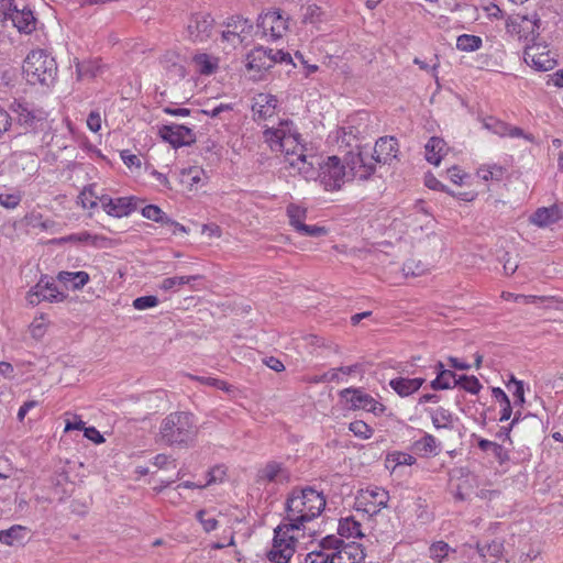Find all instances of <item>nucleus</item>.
Here are the masks:
<instances>
[{
  "mask_svg": "<svg viewBox=\"0 0 563 563\" xmlns=\"http://www.w3.org/2000/svg\"><path fill=\"white\" fill-rule=\"evenodd\" d=\"M263 136L273 152L284 153L285 168L291 176H300L307 181L319 180L327 191L340 190L353 179L367 180L375 173L374 164L364 157V152L358 147L343 158L333 155L321 162L318 155L309 153L289 120L280 121L277 128L266 129Z\"/></svg>",
  "mask_w": 563,
  "mask_h": 563,
  "instance_id": "nucleus-1",
  "label": "nucleus"
},
{
  "mask_svg": "<svg viewBox=\"0 0 563 563\" xmlns=\"http://www.w3.org/2000/svg\"><path fill=\"white\" fill-rule=\"evenodd\" d=\"M325 507L322 493L311 487L295 488L286 500V517L283 525L298 531L321 515Z\"/></svg>",
  "mask_w": 563,
  "mask_h": 563,
  "instance_id": "nucleus-2",
  "label": "nucleus"
},
{
  "mask_svg": "<svg viewBox=\"0 0 563 563\" xmlns=\"http://www.w3.org/2000/svg\"><path fill=\"white\" fill-rule=\"evenodd\" d=\"M198 433L199 427L192 413L175 411L162 420L158 441L168 446L191 448L197 441Z\"/></svg>",
  "mask_w": 563,
  "mask_h": 563,
  "instance_id": "nucleus-3",
  "label": "nucleus"
},
{
  "mask_svg": "<svg viewBox=\"0 0 563 563\" xmlns=\"http://www.w3.org/2000/svg\"><path fill=\"white\" fill-rule=\"evenodd\" d=\"M56 73L55 59L43 49L30 52L24 59L23 75L31 85L49 86L54 82Z\"/></svg>",
  "mask_w": 563,
  "mask_h": 563,
  "instance_id": "nucleus-4",
  "label": "nucleus"
},
{
  "mask_svg": "<svg viewBox=\"0 0 563 563\" xmlns=\"http://www.w3.org/2000/svg\"><path fill=\"white\" fill-rule=\"evenodd\" d=\"M295 530L280 523L275 529L272 549L267 552V559L273 563H288L295 553L297 537L291 534Z\"/></svg>",
  "mask_w": 563,
  "mask_h": 563,
  "instance_id": "nucleus-5",
  "label": "nucleus"
},
{
  "mask_svg": "<svg viewBox=\"0 0 563 563\" xmlns=\"http://www.w3.org/2000/svg\"><path fill=\"white\" fill-rule=\"evenodd\" d=\"M540 23L541 21L537 14L531 16L516 14L508 18L506 30L508 33L518 35L519 38L533 44L539 37Z\"/></svg>",
  "mask_w": 563,
  "mask_h": 563,
  "instance_id": "nucleus-6",
  "label": "nucleus"
},
{
  "mask_svg": "<svg viewBox=\"0 0 563 563\" xmlns=\"http://www.w3.org/2000/svg\"><path fill=\"white\" fill-rule=\"evenodd\" d=\"M389 493L378 486H369L360 489L356 495V505L358 510H363L368 515H376L383 508L387 507Z\"/></svg>",
  "mask_w": 563,
  "mask_h": 563,
  "instance_id": "nucleus-7",
  "label": "nucleus"
},
{
  "mask_svg": "<svg viewBox=\"0 0 563 563\" xmlns=\"http://www.w3.org/2000/svg\"><path fill=\"white\" fill-rule=\"evenodd\" d=\"M14 120L25 132L35 130L46 119V113L41 109H34L26 102L14 100L10 106Z\"/></svg>",
  "mask_w": 563,
  "mask_h": 563,
  "instance_id": "nucleus-8",
  "label": "nucleus"
},
{
  "mask_svg": "<svg viewBox=\"0 0 563 563\" xmlns=\"http://www.w3.org/2000/svg\"><path fill=\"white\" fill-rule=\"evenodd\" d=\"M257 26L265 36L278 40L288 30V18H285L279 10H271L260 15Z\"/></svg>",
  "mask_w": 563,
  "mask_h": 563,
  "instance_id": "nucleus-9",
  "label": "nucleus"
},
{
  "mask_svg": "<svg viewBox=\"0 0 563 563\" xmlns=\"http://www.w3.org/2000/svg\"><path fill=\"white\" fill-rule=\"evenodd\" d=\"M158 134L175 148L196 142L194 131L181 124H164L159 128Z\"/></svg>",
  "mask_w": 563,
  "mask_h": 563,
  "instance_id": "nucleus-10",
  "label": "nucleus"
},
{
  "mask_svg": "<svg viewBox=\"0 0 563 563\" xmlns=\"http://www.w3.org/2000/svg\"><path fill=\"white\" fill-rule=\"evenodd\" d=\"M26 299L31 305H38L43 300L58 302L65 299V295L58 291L53 282H49L47 278H41L40 282L30 289Z\"/></svg>",
  "mask_w": 563,
  "mask_h": 563,
  "instance_id": "nucleus-11",
  "label": "nucleus"
},
{
  "mask_svg": "<svg viewBox=\"0 0 563 563\" xmlns=\"http://www.w3.org/2000/svg\"><path fill=\"white\" fill-rule=\"evenodd\" d=\"M342 398H346L351 402V408L363 409L374 415L384 412L385 406L374 399L371 395L363 393L356 388H345L340 393Z\"/></svg>",
  "mask_w": 563,
  "mask_h": 563,
  "instance_id": "nucleus-12",
  "label": "nucleus"
},
{
  "mask_svg": "<svg viewBox=\"0 0 563 563\" xmlns=\"http://www.w3.org/2000/svg\"><path fill=\"white\" fill-rule=\"evenodd\" d=\"M398 142L393 136L380 137L376 141L372 155L364 153V157L374 164H387L397 157Z\"/></svg>",
  "mask_w": 563,
  "mask_h": 563,
  "instance_id": "nucleus-13",
  "label": "nucleus"
},
{
  "mask_svg": "<svg viewBox=\"0 0 563 563\" xmlns=\"http://www.w3.org/2000/svg\"><path fill=\"white\" fill-rule=\"evenodd\" d=\"M213 19L209 13H196L191 16L187 31L194 42H205L212 33Z\"/></svg>",
  "mask_w": 563,
  "mask_h": 563,
  "instance_id": "nucleus-14",
  "label": "nucleus"
},
{
  "mask_svg": "<svg viewBox=\"0 0 563 563\" xmlns=\"http://www.w3.org/2000/svg\"><path fill=\"white\" fill-rule=\"evenodd\" d=\"M100 203L106 213L114 218L126 217L136 209L133 197L112 199L102 195L100 196Z\"/></svg>",
  "mask_w": 563,
  "mask_h": 563,
  "instance_id": "nucleus-15",
  "label": "nucleus"
},
{
  "mask_svg": "<svg viewBox=\"0 0 563 563\" xmlns=\"http://www.w3.org/2000/svg\"><path fill=\"white\" fill-rule=\"evenodd\" d=\"M274 66V59L271 58V48L263 46L252 49L246 55L245 67L249 71H254V77L261 78L262 74Z\"/></svg>",
  "mask_w": 563,
  "mask_h": 563,
  "instance_id": "nucleus-16",
  "label": "nucleus"
},
{
  "mask_svg": "<svg viewBox=\"0 0 563 563\" xmlns=\"http://www.w3.org/2000/svg\"><path fill=\"white\" fill-rule=\"evenodd\" d=\"M257 481L261 483L286 484L290 481V473L283 463L268 461L258 470Z\"/></svg>",
  "mask_w": 563,
  "mask_h": 563,
  "instance_id": "nucleus-17",
  "label": "nucleus"
},
{
  "mask_svg": "<svg viewBox=\"0 0 563 563\" xmlns=\"http://www.w3.org/2000/svg\"><path fill=\"white\" fill-rule=\"evenodd\" d=\"M544 46L540 44H527L525 47V60L540 71H547L552 69L556 62L554 58L550 56V53L547 52L544 55H539L540 49H544Z\"/></svg>",
  "mask_w": 563,
  "mask_h": 563,
  "instance_id": "nucleus-18",
  "label": "nucleus"
},
{
  "mask_svg": "<svg viewBox=\"0 0 563 563\" xmlns=\"http://www.w3.org/2000/svg\"><path fill=\"white\" fill-rule=\"evenodd\" d=\"M364 553L355 542L341 547L338 551L330 552L329 563H362Z\"/></svg>",
  "mask_w": 563,
  "mask_h": 563,
  "instance_id": "nucleus-19",
  "label": "nucleus"
},
{
  "mask_svg": "<svg viewBox=\"0 0 563 563\" xmlns=\"http://www.w3.org/2000/svg\"><path fill=\"white\" fill-rule=\"evenodd\" d=\"M11 21L12 25L25 34H30L35 30L36 19L30 9H18L13 5L8 21Z\"/></svg>",
  "mask_w": 563,
  "mask_h": 563,
  "instance_id": "nucleus-20",
  "label": "nucleus"
},
{
  "mask_svg": "<svg viewBox=\"0 0 563 563\" xmlns=\"http://www.w3.org/2000/svg\"><path fill=\"white\" fill-rule=\"evenodd\" d=\"M562 218L556 206L538 208L530 217V222L539 228L549 227Z\"/></svg>",
  "mask_w": 563,
  "mask_h": 563,
  "instance_id": "nucleus-21",
  "label": "nucleus"
},
{
  "mask_svg": "<svg viewBox=\"0 0 563 563\" xmlns=\"http://www.w3.org/2000/svg\"><path fill=\"white\" fill-rule=\"evenodd\" d=\"M277 98L269 93H260L252 107L254 115L257 119L265 120L274 114V110L277 107Z\"/></svg>",
  "mask_w": 563,
  "mask_h": 563,
  "instance_id": "nucleus-22",
  "label": "nucleus"
},
{
  "mask_svg": "<svg viewBox=\"0 0 563 563\" xmlns=\"http://www.w3.org/2000/svg\"><path fill=\"white\" fill-rule=\"evenodd\" d=\"M424 378L396 377L389 382V386L400 396L408 397L419 390L423 385Z\"/></svg>",
  "mask_w": 563,
  "mask_h": 563,
  "instance_id": "nucleus-23",
  "label": "nucleus"
},
{
  "mask_svg": "<svg viewBox=\"0 0 563 563\" xmlns=\"http://www.w3.org/2000/svg\"><path fill=\"white\" fill-rule=\"evenodd\" d=\"M437 369L439 371L435 379L431 382V387L434 390H441V389H450L457 385L456 375L454 372L450 369H445L442 362H439L437 364Z\"/></svg>",
  "mask_w": 563,
  "mask_h": 563,
  "instance_id": "nucleus-24",
  "label": "nucleus"
},
{
  "mask_svg": "<svg viewBox=\"0 0 563 563\" xmlns=\"http://www.w3.org/2000/svg\"><path fill=\"white\" fill-rule=\"evenodd\" d=\"M446 144L440 137H431L426 144V158L429 163L438 166L445 154Z\"/></svg>",
  "mask_w": 563,
  "mask_h": 563,
  "instance_id": "nucleus-25",
  "label": "nucleus"
},
{
  "mask_svg": "<svg viewBox=\"0 0 563 563\" xmlns=\"http://www.w3.org/2000/svg\"><path fill=\"white\" fill-rule=\"evenodd\" d=\"M412 450L422 456L437 455L439 453V444L432 434L424 433L421 439L413 442Z\"/></svg>",
  "mask_w": 563,
  "mask_h": 563,
  "instance_id": "nucleus-26",
  "label": "nucleus"
},
{
  "mask_svg": "<svg viewBox=\"0 0 563 563\" xmlns=\"http://www.w3.org/2000/svg\"><path fill=\"white\" fill-rule=\"evenodd\" d=\"M478 554L485 560L487 563H495L497 559H499L504 551V544L501 541L493 540L489 543L479 544L477 543Z\"/></svg>",
  "mask_w": 563,
  "mask_h": 563,
  "instance_id": "nucleus-27",
  "label": "nucleus"
},
{
  "mask_svg": "<svg viewBox=\"0 0 563 563\" xmlns=\"http://www.w3.org/2000/svg\"><path fill=\"white\" fill-rule=\"evenodd\" d=\"M103 65L100 59L78 62L76 73L79 79L93 78L102 71Z\"/></svg>",
  "mask_w": 563,
  "mask_h": 563,
  "instance_id": "nucleus-28",
  "label": "nucleus"
},
{
  "mask_svg": "<svg viewBox=\"0 0 563 563\" xmlns=\"http://www.w3.org/2000/svg\"><path fill=\"white\" fill-rule=\"evenodd\" d=\"M58 280L64 284H71L74 289L82 288L89 282V274L86 272H60Z\"/></svg>",
  "mask_w": 563,
  "mask_h": 563,
  "instance_id": "nucleus-29",
  "label": "nucleus"
},
{
  "mask_svg": "<svg viewBox=\"0 0 563 563\" xmlns=\"http://www.w3.org/2000/svg\"><path fill=\"white\" fill-rule=\"evenodd\" d=\"M228 31L233 32L235 35H244L245 38L251 34L253 24L250 20L235 15L227 22Z\"/></svg>",
  "mask_w": 563,
  "mask_h": 563,
  "instance_id": "nucleus-30",
  "label": "nucleus"
},
{
  "mask_svg": "<svg viewBox=\"0 0 563 563\" xmlns=\"http://www.w3.org/2000/svg\"><path fill=\"white\" fill-rule=\"evenodd\" d=\"M194 63L197 70L201 75H211L218 68V58L212 57L208 54H198L194 57Z\"/></svg>",
  "mask_w": 563,
  "mask_h": 563,
  "instance_id": "nucleus-31",
  "label": "nucleus"
},
{
  "mask_svg": "<svg viewBox=\"0 0 563 563\" xmlns=\"http://www.w3.org/2000/svg\"><path fill=\"white\" fill-rule=\"evenodd\" d=\"M26 528L22 526H12L7 530L0 531V542L7 545H14L23 540Z\"/></svg>",
  "mask_w": 563,
  "mask_h": 563,
  "instance_id": "nucleus-32",
  "label": "nucleus"
},
{
  "mask_svg": "<svg viewBox=\"0 0 563 563\" xmlns=\"http://www.w3.org/2000/svg\"><path fill=\"white\" fill-rule=\"evenodd\" d=\"M339 534L345 538L362 537L361 525L353 518H344L339 522Z\"/></svg>",
  "mask_w": 563,
  "mask_h": 563,
  "instance_id": "nucleus-33",
  "label": "nucleus"
},
{
  "mask_svg": "<svg viewBox=\"0 0 563 563\" xmlns=\"http://www.w3.org/2000/svg\"><path fill=\"white\" fill-rule=\"evenodd\" d=\"M478 448L482 451L492 452L499 463H504L509 459L507 451L496 442L486 439H481L478 441Z\"/></svg>",
  "mask_w": 563,
  "mask_h": 563,
  "instance_id": "nucleus-34",
  "label": "nucleus"
},
{
  "mask_svg": "<svg viewBox=\"0 0 563 563\" xmlns=\"http://www.w3.org/2000/svg\"><path fill=\"white\" fill-rule=\"evenodd\" d=\"M431 420L437 429L452 428V413L443 407H439L431 411Z\"/></svg>",
  "mask_w": 563,
  "mask_h": 563,
  "instance_id": "nucleus-35",
  "label": "nucleus"
},
{
  "mask_svg": "<svg viewBox=\"0 0 563 563\" xmlns=\"http://www.w3.org/2000/svg\"><path fill=\"white\" fill-rule=\"evenodd\" d=\"M483 41L479 36L462 34L456 40V47L462 52H474L482 47Z\"/></svg>",
  "mask_w": 563,
  "mask_h": 563,
  "instance_id": "nucleus-36",
  "label": "nucleus"
},
{
  "mask_svg": "<svg viewBox=\"0 0 563 563\" xmlns=\"http://www.w3.org/2000/svg\"><path fill=\"white\" fill-rule=\"evenodd\" d=\"M287 216L290 225L298 230L299 227L303 224V220L307 217V209L291 203L287 207Z\"/></svg>",
  "mask_w": 563,
  "mask_h": 563,
  "instance_id": "nucleus-37",
  "label": "nucleus"
},
{
  "mask_svg": "<svg viewBox=\"0 0 563 563\" xmlns=\"http://www.w3.org/2000/svg\"><path fill=\"white\" fill-rule=\"evenodd\" d=\"M95 185H89L82 189L78 199L81 201L84 208L93 209L100 202V196L95 191Z\"/></svg>",
  "mask_w": 563,
  "mask_h": 563,
  "instance_id": "nucleus-38",
  "label": "nucleus"
},
{
  "mask_svg": "<svg viewBox=\"0 0 563 563\" xmlns=\"http://www.w3.org/2000/svg\"><path fill=\"white\" fill-rule=\"evenodd\" d=\"M181 181L187 184L190 189L199 185L202 180L203 170L199 167H190L188 169L183 170L181 173Z\"/></svg>",
  "mask_w": 563,
  "mask_h": 563,
  "instance_id": "nucleus-39",
  "label": "nucleus"
},
{
  "mask_svg": "<svg viewBox=\"0 0 563 563\" xmlns=\"http://www.w3.org/2000/svg\"><path fill=\"white\" fill-rule=\"evenodd\" d=\"M198 276H174L168 277L162 280L159 284V288L162 290L168 291L172 289H175L177 287H181L186 284H188L190 280L197 279Z\"/></svg>",
  "mask_w": 563,
  "mask_h": 563,
  "instance_id": "nucleus-40",
  "label": "nucleus"
},
{
  "mask_svg": "<svg viewBox=\"0 0 563 563\" xmlns=\"http://www.w3.org/2000/svg\"><path fill=\"white\" fill-rule=\"evenodd\" d=\"M188 377L190 379H192V380L199 382L200 384H203V385H207V386H211V387H214V388H218V389H222V390H225L228 393H230L232 390V386L231 385H228L227 382L218 379V378H214V377L197 376V375H191V374H188Z\"/></svg>",
  "mask_w": 563,
  "mask_h": 563,
  "instance_id": "nucleus-41",
  "label": "nucleus"
},
{
  "mask_svg": "<svg viewBox=\"0 0 563 563\" xmlns=\"http://www.w3.org/2000/svg\"><path fill=\"white\" fill-rule=\"evenodd\" d=\"M349 430L355 435L363 440L369 439L373 435L374 430L364 421L355 420L349 424Z\"/></svg>",
  "mask_w": 563,
  "mask_h": 563,
  "instance_id": "nucleus-42",
  "label": "nucleus"
},
{
  "mask_svg": "<svg viewBox=\"0 0 563 563\" xmlns=\"http://www.w3.org/2000/svg\"><path fill=\"white\" fill-rule=\"evenodd\" d=\"M457 385H460L464 390L473 395H477L483 387L475 376L466 375H462L459 377Z\"/></svg>",
  "mask_w": 563,
  "mask_h": 563,
  "instance_id": "nucleus-43",
  "label": "nucleus"
},
{
  "mask_svg": "<svg viewBox=\"0 0 563 563\" xmlns=\"http://www.w3.org/2000/svg\"><path fill=\"white\" fill-rule=\"evenodd\" d=\"M142 214L146 219L153 220L155 222H159L162 224H166V218H168L164 211L155 206V205H148L142 209Z\"/></svg>",
  "mask_w": 563,
  "mask_h": 563,
  "instance_id": "nucleus-44",
  "label": "nucleus"
},
{
  "mask_svg": "<svg viewBox=\"0 0 563 563\" xmlns=\"http://www.w3.org/2000/svg\"><path fill=\"white\" fill-rule=\"evenodd\" d=\"M451 551L450 545L444 541H438L430 547V556L441 563Z\"/></svg>",
  "mask_w": 563,
  "mask_h": 563,
  "instance_id": "nucleus-45",
  "label": "nucleus"
},
{
  "mask_svg": "<svg viewBox=\"0 0 563 563\" xmlns=\"http://www.w3.org/2000/svg\"><path fill=\"white\" fill-rule=\"evenodd\" d=\"M99 240L102 238L98 235H92L89 232H79L75 234L67 235L63 239L65 242H75V243H89L96 245Z\"/></svg>",
  "mask_w": 563,
  "mask_h": 563,
  "instance_id": "nucleus-46",
  "label": "nucleus"
},
{
  "mask_svg": "<svg viewBox=\"0 0 563 563\" xmlns=\"http://www.w3.org/2000/svg\"><path fill=\"white\" fill-rule=\"evenodd\" d=\"M221 40L223 43H227V45L223 47L224 51H231L236 47V45H241L245 41L244 35H235L233 32L230 31H223L221 35Z\"/></svg>",
  "mask_w": 563,
  "mask_h": 563,
  "instance_id": "nucleus-47",
  "label": "nucleus"
},
{
  "mask_svg": "<svg viewBox=\"0 0 563 563\" xmlns=\"http://www.w3.org/2000/svg\"><path fill=\"white\" fill-rule=\"evenodd\" d=\"M21 200L22 196L19 191L0 194V205L8 209H14L19 206Z\"/></svg>",
  "mask_w": 563,
  "mask_h": 563,
  "instance_id": "nucleus-48",
  "label": "nucleus"
},
{
  "mask_svg": "<svg viewBox=\"0 0 563 563\" xmlns=\"http://www.w3.org/2000/svg\"><path fill=\"white\" fill-rule=\"evenodd\" d=\"M347 543H344L343 540L334 537V536H328L322 539V541L319 544V550H324L325 552H334L341 549V547L346 545Z\"/></svg>",
  "mask_w": 563,
  "mask_h": 563,
  "instance_id": "nucleus-49",
  "label": "nucleus"
},
{
  "mask_svg": "<svg viewBox=\"0 0 563 563\" xmlns=\"http://www.w3.org/2000/svg\"><path fill=\"white\" fill-rule=\"evenodd\" d=\"M514 385L515 389L512 390V396L515 398L516 405H522L525 402V389H523V383L521 380H517L515 376H511L507 387L511 389V386Z\"/></svg>",
  "mask_w": 563,
  "mask_h": 563,
  "instance_id": "nucleus-50",
  "label": "nucleus"
},
{
  "mask_svg": "<svg viewBox=\"0 0 563 563\" xmlns=\"http://www.w3.org/2000/svg\"><path fill=\"white\" fill-rule=\"evenodd\" d=\"M504 175V168L500 166H488V167H482L478 170V176L482 177L484 180L489 179H500Z\"/></svg>",
  "mask_w": 563,
  "mask_h": 563,
  "instance_id": "nucleus-51",
  "label": "nucleus"
},
{
  "mask_svg": "<svg viewBox=\"0 0 563 563\" xmlns=\"http://www.w3.org/2000/svg\"><path fill=\"white\" fill-rule=\"evenodd\" d=\"M159 300L156 296H143L133 300V307L136 310H145L148 308L156 307Z\"/></svg>",
  "mask_w": 563,
  "mask_h": 563,
  "instance_id": "nucleus-52",
  "label": "nucleus"
},
{
  "mask_svg": "<svg viewBox=\"0 0 563 563\" xmlns=\"http://www.w3.org/2000/svg\"><path fill=\"white\" fill-rule=\"evenodd\" d=\"M330 552L324 550H313L305 558V563H329Z\"/></svg>",
  "mask_w": 563,
  "mask_h": 563,
  "instance_id": "nucleus-53",
  "label": "nucleus"
},
{
  "mask_svg": "<svg viewBox=\"0 0 563 563\" xmlns=\"http://www.w3.org/2000/svg\"><path fill=\"white\" fill-rule=\"evenodd\" d=\"M296 231L303 236H321L327 233L323 227L308 225L305 223Z\"/></svg>",
  "mask_w": 563,
  "mask_h": 563,
  "instance_id": "nucleus-54",
  "label": "nucleus"
},
{
  "mask_svg": "<svg viewBox=\"0 0 563 563\" xmlns=\"http://www.w3.org/2000/svg\"><path fill=\"white\" fill-rule=\"evenodd\" d=\"M402 272L406 276H420L424 273V267L420 263L410 260L404 264Z\"/></svg>",
  "mask_w": 563,
  "mask_h": 563,
  "instance_id": "nucleus-55",
  "label": "nucleus"
},
{
  "mask_svg": "<svg viewBox=\"0 0 563 563\" xmlns=\"http://www.w3.org/2000/svg\"><path fill=\"white\" fill-rule=\"evenodd\" d=\"M424 184L428 188L432 190L445 191L450 195H453L451 191L448 190V187L443 185L440 180H438L435 176H433L432 174L426 175Z\"/></svg>",
  "mask_w": 563,
  "mask_h": 563,
  "instance_id": "nucleus-56",
  "label": "nucleus"
},
{
  "mask_svg": "<svg viewBox=\"0 0 563 563\" xmlns=\"http://www.w3.org/2000/svg\"><path fill=\"white\" fill-rule=\"evenodd\" d=\"M206 514L205 510H199L197 512V519L201 522L205 531L210 532L217 528L218 521L216 518H205Z\"/></svg>",
  "mask_w": 563,
  "mask_h": 563,
  "instance_id": "nucleus-57",
  "label": "nucleus"
},
{
  "mask_svg": "<svg viewBox=\"0 0 563 563\" xmlns=\"http://www.w3.org/2000/svg\"><path fill=\"white\" fill-rule=\"evenodd\" d=\"M209 479L206 485H211L222 482L225 476V468L223 466H214L208 473Z\"/></svg>",
  "mask_w": 563,
  "mask_h": 563,
  "instance_id": "nucleus-58",
  "label": "nucleus"
},
{
  "mask_svg": "<svg viewBox=\"0 0 563 563\" xmlns=\"http://www.w3.org/2000/svg\"><path fill=\"white\" fill-rule=\"evenodd\" d=\"M507 136H509V137H522V139H525L526 141H528L530 143H534V141H536V137L533 136V134L526 133L522 129H520L518 126H512V125H509Z\"/></svg>",
  "mask_w": 563,
  "mask_h": 563,
  "instance_id": "nucleus-59",
  "label": "nucleus"
},
{
  "mask_svg": "<svg viewBox=\"0 0 563 563\" xmlns=\"http://www.w3.org/2000/svg\"><path fill=\"white\" fill-rule=\"evenodd\" d=\"M13 8V0H0V24L5 23Z\"/></svg>",
  "mask_w": 563,
  "mask_h": 563,
  "instance_id": "nucleus-60",
  "label": "nucleus"
},
{
  "mask_svg": "<svg viewBox=\"0 0 563 563\" xmlns=\"http://www.w3.org/2000/svg\"><path fill=\"white\" fill-rule=\"evenodd\" d=\"M87 125L92 132H98L101 128V117L99 112L91 111L87 118Z\"/></svg>",
  "mask_w": 563,
  "mask_h": 563,
  "instance_id": "nucleus-61",
  "label": "nucleus"
},
{
  "mask_svg": "<svg viewBox=\"0 0 563 563\" xmlns=\"http://www.w3.org/2000/svg\"><path fill=\"white\" fill-rule=\"evenodd\" d=\"M394 456L397 465L410 466L416 463V457L408 453L397 452Z\"/></svg>",
  "mask_w": 563,
  "mask_h": 563,
  "instance_id": "nucleus-62",
  "label": "nucleus"
},
{
  "mask_svg": "<svg viewBox=\"0 0 563 563\" xmlns=\"http://www.w3.org/2000/svg\"><path fill=\"white\" fill-rule=\"evenodd\" d=\"M509 125L510 124H508L506 122H503L499 120H494L493 121V133H495L501 137L507 136Z\"/></svg>",
  "mask_w": 563,
  "mask_h": 563,
  "instance_id": "nucleus-63",
  "label": "nucleus"
},
{
  "mask_svg": "<svg viewBox=\"0 0 563 563\" xmlns=\"http://www.w3.org/2000/svg\"><path fill=\"white\" fill-rule=\"evenodd\" d=\"M84 432L87 439L91 440L97 444L102 443L104 441L103 437L95 427L86 428Z\"/></svg>",
  "mask_w": 563,
  "mask_h": 563,
  "instance_id": "nucleus-64",
  "label": "nucleus"
}]
</instances>
